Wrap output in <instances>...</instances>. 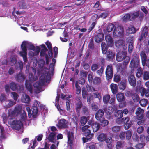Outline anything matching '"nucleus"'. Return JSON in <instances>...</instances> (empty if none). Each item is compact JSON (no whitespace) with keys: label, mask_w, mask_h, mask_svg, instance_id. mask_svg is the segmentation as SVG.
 Returning <instances> with one entry per match:
<instances>
[{"label":"nucleus","mask_w":149,"mask_h":149,"mask_svg":"<svg viewBox=\"0 0 149 149\" xmlns=\"http://www.w3.org/2000/svg\"><path fill=\"white\" fill-rule=\"evenodd\" d=\"M50 77L49 72L42 73L39 81L36 82L34 84V87L40 91L42 89V86L45 85L46 81Z\"/></svg>","instance_id":"f257e3e1"},{"label":"nucleus","mask_w":149,"mask_h":149,"mask_svg":"<svg viewBox=\"0 0 149 149\" xmlns=\"http://www.w3.org/2000/svg\"><path fill=\"white\" fill-rule=\"evenodd\" d=\"M40 102L35 101L33 104V106L31 108V110L32 113H31V111L30 107H28L26 108V109L28 112V117L30 118L32 117L33 118H36L37 116L38 112V107H39Z\"/></svg>","instance_id":"f03ea898"},{"label":"nucleus","mask_w":149,"mask_h":149,"mask_svg":"<svg viewBox=\"0 0 149 149\" xmlns=\"http://www.w3.org/2000/svg\"><path fill=\"white\" fill-rule=\"evenodd\" d=\"M140 60L139 54L137 52H134L130 63V68L132 69L137 68L139 66Z\"/></svg>","instance_id":"7ed1b4c3"},{"label":"nucleus","mask_w":149,"mask_h":149,"mask_svg":"<svg viewBox=\"0 0 149 149\" xmlns=\"http://www.w3.org/2000/svg\"><path fill=\"white\" fill-rule=\"evenodd\" d=\"M139 15V11L127 13L123 17V20L125 22L133 21L138 17Z\"/></svg>","instance_id":"20e7f679"},{"label":"nucleus","mask_w":149,"mask_h":149,"mask_svg":"<svg viewBox=\"0 0 149 149\" xmlns=\"http://www.w3.org/2000/svg\"><path fill=\"white\" fill-rule=\"evenodd\" d=\"M27 42L23 41L21 45V48L22 51L19 52V54L21 56L23 57L24 61L26 63L28 61L27 58V49L26 47Z\"/></svg>","instance_id":"39448f33"},{"label":"nucleus","mask_w":149,"mask_h":149,"mask_svg":"<svg viewBox=\"0 0 149 149\" xmlns=\"http://www.w3.org/2000/svg\"><path fill=\"white\" fill-rule=\"evenodd\" d=\"M106 78L108 81H110L113 76V69L112 65H109L107 66L105 71Z\"/></svg>","instance_id":"423d86ee"},{"label":"nucleus","mask_w":149,"mask_h":149,"mask_svg":"<svg viewBox=\"0 0 149 149\" xmlns=\"http://www.w3.org/2000/svg\"><path fill=\"white\" fill-rule=\"evenodd\" d=\"M10 125L13 129L19 130L23 126V123L20 120H14L10 122Z\"/></svg>","instance_id":"0eeeda50"},{"label":"nucleus","mask_w":149,"mask_h":149,"mask_svg":"<svg viewBox=\"0 0 149 149\" xmlns=\"http://www.w3.org/2000/svg\"><path fill=\"white\" fill-rule=\"evenodd\" d=\"M124 31L123 27L119 25H116L113 31V35L116 36L120 37L122 36Z\"/></svg>","instance_id":"6e6552de"},{"label":"nucleus","mask_w":149,"mask_h":149,"mask_svg":"<svg viewBox=\"0 0 149 149\" xmlns=\"http://www.w3.org/2000/svg\"><path fill=\"white\" fill-rule=\"evenodd\" d=\"M84 137L82 138V140L85 143L91 141L94 136V134L91 133V130H87L86 132L84 133Z\"/></svg>","instance_id":"1a4fd4ad"},{"label":"nucleus","mask_w":149,"mask_h":149,"mask_svg":"<svg viewBox=\"0 0 149 149\" xmlns=\"http://www.w3.org/2000/svg\"><path fill=\"white\" fill-rule=\"evenodd\" d=\"M110 98L111 97L109 94L104 95L103 97V100L104 103L106 104L109 103L111 104H114L115 103V98Z\"/></svg>","instance_id":"9d476101"},{"label":"nucleus","mask_w":149,"mask_h":149,"mask_svg":"<svg viewBox=\"0 0 149 149\" xmlns=\"http://www.w3.org/2000/svg\"><path fill=\"white\" fill-rule=\"evenodd\" d=\"M67 132L68 144L72 147L73 145V140L74 137V133L72 131H68V130H67Z\"/></svg>","instance_id":"9b49d317"},{"label":"nucleus","mask_w":149,"mask_h":149,"mask_svg":"<svg viewBox=\"0 0 149 149\" xmlns=\"http://www.w3.org/2000/svg\"><path fill=\"white\" fill-rule=\"evenodd\" d=\"M148 27L145 26L143 28L141 36L138 39L139 42H140L143 39H144L148 35Z\"/></svg>","instance_id":"f8f14e48"},{"label":"nucleus","mask_w":149,"mask_h":149,"mask_svg":"<svg viewBox=\"0 0 149 149\" xmlns=\"http://www.w3.org/2000/svg\"><path fill=\"white\" fill-rule=\"evenodd\" d=\"M127 79L129 84L133 87H135L136 83V80L135 76L131 74L128 76Z\"/></svg>","instance_id":"ddd939ff"},{"label":"nucleus","mask_w":149,"mask_h":149,"mask_svg":"<svg viewBox=\"0 0 149 149\" xmlns=\"http://www.w3.org/2000/svg\"><path fill=\"white\" fill-rule=\"evenodd\" d=\"M43 136L42 135L40 134L38 136H36L34 140L33 141V145L31 147H30V146H29V149H34L35 147L37 145L36 140L38 141H40L42 140Z\"/></svg>","instance_id":"4468645a"},{"label":"nucleus","mask_w":149,"mask_h":149,"mask_svg":"<svg viewBox=\"0 0 149 149\" xmlns=\"http://www.w3.org/2000/svg\"><path fill=\"white\" fill-rule=\"evenodd\" d=\"M22 110V107L21 105L16 106L13 110L12 111L11 114L12 115L15 116L21 113Z\"/></svg>","instance_id":"2eb2a0df"},{"label":"nucleus","mask_w":149,"mask_h":149,"mask_svg":"<svg viewBox=\"0 0 149 149\" xmlns=\"http://www.w3.org/2000/svg\"><path fill=\"white\" fill-rule=\"evenodd\" d=\"M104 111L103 109H99L96 112L95 117L97 120L101 121L102 120L104 115Z\"/></svg>","instance_id":"dca6fc26"},{"label":"nucleus","mask_w":149,"mask_h":149,"mask_svg":"<svg viewBox=\"0 0 149 149\" xmlns=\"http://www.w3.org/2000/svg\"><path fill=\"white\" fill-rule=\"evenodd\" d=\"M105 39L107 46L111 47L113 45V40L110 35L108 34L106 35L105 37Z\"/></svg>","instance_id":"f3484780"},{"label":"nucleus","mask_w":149,"mask_h":149,"mask_svg":"<svg viewBox=\"0 0 149 149\" xmlns=\"http://www.w3.org/2000/svg\"><path fill=\"white\" fill-rule=\"evenodd\" d=\"M15 78L17 81L21 82L24 80L25 76L24 74L21 71L16 74Z\"/></svg>","instance_id":"a211bd4d"},{"label":"nucleus","mask_w":149,"mask_h":149,"mask_svg":"<svg viewBox=\"0 0 149 149\" xmlns=\"http://www.w3.org/2000/svg\"><path fill=\"white\" fill-rule=\"evenodd\" d=\"M144 111L140 107H139L136 110L135 114L136 115V118L137 120H140L143 118V113Z\"/></svg>","instance_id":"6ab92c4d"},{"label":"nucleus","mask_w":149,"mask_h":149,"mask_svg":"<svg viewBox=\"0 0 149 149\" xmlns=\"http://www.w3.org/2000/svg\"><path fill=\"white\" fill-rule=\"evenodd\" d=\"M56 133L55 132H50L47 138V139L49 142L55 143L56 141Z\"/></svg>","instance_id":"aec40b11"},{"label":"nucleus","mask_w":149,"mask_h":149,"mask_svg":"<svg viewBox=\"0 0 149 149\" xmlns=\"http://www.w3.org/2000/svg\"><path fill=\"white\" fill-rule=\"evenodd\" d=\"M79 99L78 98V100L76 99V100H78V101L75 104V109L76 110V112L77 113L80 114V111L81 108L83 107V103L81 100H79Z\"/></svg>","instance_id":"412c9836"},{"label":"nucleus","mask_w":149,"mask_h":149,"mask_svg":"<svg viewBox=\"0 0 149 149\" xmlns=\"http://www.w3.org/2000/svg\"><path fill=\"white\" fill-rule=\"evenodd\" d=\"M58 127L61 129L67 128L68 125L66 124V120L64 119L60 120L58 122Z\"/></svg>","instance_id":"4be33fe9"},{"label":"nucleus","mask_w":149,"mask_h":149,"mask_svg":"<svg viewBox=\"0 0 149 149\" xmlns=\"http://www.w3.org/2000/svg\"><path fill=\"white\" fill-rule=\"evenodd\" d=\"M104 37V34L102 33H99L95 37V40L96 42L99 43L103 40Z\"/></svg>","instance_id":"5701e85b"},{"label":"nucleus","mask_w":149,"mask_h":149,"mask_svg":"<svg viewBox=\"0 0 149 149\" xmlns=\"http://www.w3.org/2000/svg\"><path fill=\"white\" fill-rule=\"evenodd\" d=\"M126 55V53L124 52H119L116 56V59L117 61L120 62L122 61Z\"/></svg>","instance_id":"b1692460"},{"label":"nucleus","mask_w":149,"mask_h":149,"mask_svg":"<svg viewBox=\"0 0 149 149\" xmlns=\"http://www.w3.org/2000/svg\"><path fill=\"white\" fill-rule=\"evenodd\" d=\"M127 81L126 79H123L118 84L119 89L124 90L126 87Z\"/></svg>","instance_id":"393cba45"},{"label":"nucleus","mask_w":149,"mask_h":149,"mask_svg":"<svg viewBox=\"0 0 149 149\" xmlns=\"http://www.w3.org/2000/svg\"><path fill=\"white\" fill-rule=\"evenodd\" d=\"M123 112L121 110L115 111L114 113V116L116 119H120L123 116Z\"/></svg>","instance_id":"a878e982"},{"label":"nucleus","mask_w":149,"mask_h":149,"mask_svg":"<svg viewBox=\"0 0 149 149\" xmlns=\"http://www.w3.org/2000/svg\"><path fill=\"white\" fill-rule=\"evenodd\" d=\"M21 100L22 102H24L27 104L29 103L30 99L29 97L27 94L23 95L22 97Z\"/></svg>","instance_id":"bb28decb"},{"label":"nucleus","mask_w":149,"mask_h":149,"mask_svg":"<svg viewBox=\"0 0 149 149\" xmlns=\"http://www.w3.org/2000/svg\"><path fill=\"white\" fill-rule=\"evenodd\" d=\"M25 87L28 91L31 94L33 93V89L32 84L28 80L26 81L25 83Z\"/></svg>","instance_id":"cd10ccee"},{"label":"nucleus","mask_w":149,"mask_h":149,"mask_svg":"<svg viewBox=\"0 0 149 149\" xmlns=\"http://www.w3.org/2000/svg\"><path fill=\"white\" fill-rule=\"evenodd\" d=\"M116 98L118 101L119 102H123L125 100L124 94L122 93H119L117 94Z\"/></svg>","instance_id":"c85d7f7f"},{"label":"nucleus","mask_w":149,"mask_h":149,"mask_svg":"<svg viewBox=\"0 0 149 149\" xmlns=\"http://www.w3.org/2000/svg\"><path fill=\"white\" fill-rule=\"evenodd\" d=\"M141 94L143 97L145 95L146 97L148 98L149 97V89H146L143 88L141 91Z\"/></svg>","instance_id":"c756f323"},{"label":"nucleus","mask_w":149,"mask_h":149,"mask_svg":"<svg viewBox=\"0 0 149 149\" xmlns=\"http://www.w3.org/2000/svg\"><path fill=\"white\" fill-rule=\"evenodd\" d=\"M136 31L135 28L132 25L130 26L126 30V33L129 34H134Z\"/></svg>","instance_id":"7c9ffc66"},{"label":"nucleus","mask_w":149,"mask_h":149,"mask_svg":"<svg viewBox=\"0 0 149 149\" xmlns=\"http://www.w3.org/2000/svg\"><path fill=\"white\" fill-rule=\"evenodd\" d=\"M110 88L112 93L113 94H116L117 93L118 88L116 84L113 83L111 84L110 85Z\"/></svg>","instance_id":"2f4dec72"},{"label":"nucleus","mask_w":149,"mask_h":149,"mask_svg":"<svg viewBox=\"0 0 149 149\" xmlns=\"http://www.w3.org/2000/svg\"><path fill=\"white\" fill-rule=\"evenodd\" d=\"M103 110L106 114L110 115L111 114L113 111V109L112 106H109L107 108H104Z\"/></svg>","instance_id":"473e14b6"},{"label":"nucleus","mask_w":149,"mask_h":149,"mask_svg":"<svg viewBox=\"0 0 149 149\" xmlns=\"http://www.w3.org/2000/svg\"><path fill=\"white\" fill-rule=\"evenodd\" d=\"M92 128L94 132H96L98 131L100 127V124L97 122H95L92 124Z\"/></svg>","instance_id":"72a5a7b5"},{"label":"nucleus","mask_w":149,"mask_h":149,"mask_svg":"<svg viewBox=\"0 0 149 149\" xmlns=\"http://www.w3.org/2000/svg\"><path fill=\"white\" fill-rule=\"evenodd\" d=\"M106 138V135L104 133L100 134L97 137V139L100 142H103L105 141Z\"/></svg>","instance_id":"f704fd0d"},{"label":"nucleus","mask_w":149,"mask_h":149,"mask_svg":"<svg viewBox=\"0 0 149 149\" xmlns=\"http://www.w3.org/2000/svg\"><path fill=\"white\" fill-rule=\"evenodd\" d=\"M114 56V54L111 51L109 50L107 52L106 58L108 61H110L112 59Z\"/></svg>","instance_id":"c9c22d12"},{"label":"nucleus","mask_w":149,"mask_h":149,"mask_svg":"<svg viewBox=\"0 0 149 149\" xmlns=\"http://www.w3.org/2000/svg\"><path fill=\"white\" fill-rule=\"evenodd\" d=\"M140 56L142 62H145V61L147 59V55L144 51H141L140 53Z\"/></svg>","instance_id":"e433bc0d"},{"label":"nucleus","mask_w":149,"mask_h":149,"mask_svg":"<svg viewBox=\"0 0 149 149\" xmlns=\"http://www.w3.org/2000/svg\"><path fill=\"white\" fill-rule=\"evenodd\" d=\"M29 81L32 82L38 79V77L37 76H34L33 73H29Z\"/></svg>","instance_id":"4c0bfd02"},{"label":"nucleus","mask_w":149,"mask_h":149,"mask_svg":"<svg viewBox=\"0 0 149 149\" xmlns=\"http://www.w3.org/2000/svg\"><path fill=\"white\" fill-rule=\"evenodd\" d=\"M133 101L135 102H138L140 100V97L136 93H133L131 96Z\"/></svg>","instance_id":"58836bf2"},{"label":"nucleus","mask_w":149,"mask_h":149,"mask_svg":"<svg viewBox=\"0 0 149 149\" xmlns=\"http://www.w3.org/2000/svg\"><path fill=\"white\" fill-rule=\"evenodd\" d=\"M101 81V79L99 77H96L93 79V83L95 85L100 84Z\"/></svg>","instance_id":"ea45409f"},{"label":"nucleus","mask_w":149,"mask_h":149,"mask_svg":"<svg viewBox=\"0 0 149 149\" xmlns=\"http://www.w3.org/2000/svg\"><path fill=\"white\" fill-rule=\"evenodd\" d=\"M114 25L111 23L109 24L106 28V30L108 32L111 31L115 27Z\"/></svg>","instance_id":"a19ab883"},{"label":"nucleus","mask_w":149,"mask_h":149,"mask_svg":"<svg viewBox=\"0 0 149 149\" xmlns=\"http://www.w3.org/2000/svg\"><path fill=\"white\" fill-rule=\"evenodd\" d=\"M123 60L124 61L123 62V65L126 66L128 65L130 61V57L128 56H127L126 55L125 57L124 58Z\"/></svg>","instance_id":"79ce46f5"},{"label":"nucleus","mask_w":149,"mask_h":149,"mask_svg":"<svg viewBox=\"0 0 149 149\" xmlns=\"http://www.w3.org/2000/svg\"><path fill=\"white\" fill-rule=\"evenodd\" d=\"M137 71L136 73V76L138 78H140L143 74V70L141 67H138Z\"/></svg>","instance_id":"37998d69"},{"label":"nucleus","mask_w":149,"mask_h":149,"mask_svg":"<svg viewBox=\"0 0 149 149\" xmlns=\"http://www.w3.org/2000/svg\"><path fill=\"white\" fill-rule=\"evenodd\" d=\"M10 88L13 91H16L17 88V85L15 83L12 82L10 84Z\"/></svg>","instance_id":"c03bdc74"},{"label":"nucleus","mask_w":149,"mask_h":149,"mask_svg":"<svg viewBox=\"0 0 149 149\" xmlns=\"http://www.w3.org/2000/svg\"><path fill=\"white\" fill-rule=\"evenodd\" d=\"M143 78L144 80H147L149 79V72L144 71L143 74Z\"/></svg>","instance_id":"a18cd8bd"},{"label":"nucleus","mask_w":149,"mask_h":149,"mask_svg":"<svg viewBox=\"0 0 149 149\" xmlns=\"http://www.w3.org/2000/svg\"><path fill=\"white\" fill-rule=\"evenodd\" d=\"M148 102V100L146 99H142L139 101L140 104L143 107L146 106Z\"/></svg>","instance_id":"49530a36"},{"label":"nucleus","mask_w":149,"mask_h":149,"mask_svg":"<svg viewBox=\"0 0 149 149\" xmlns=\"http://www.w3.org/2000/svg\"><path fill=\"white\" fill-rule=\"evenodd\" d=\"M121 128L120 126H115L112 127V130L113 132H118L120 131Z\"/></svg>","instance_id":"de8ad7c7"},{"label":"nucleus","mask_w":149,"mask_h":149,"mask_svg":"<svg viewBox=\"0 0 149 149\" xmlns=\"http://www.w3.org/2000/svg\"><path fill=\"white\" fill-rule=\"evenodd\" d=\"M86 87L88 92H94L95 91H96V90L94 88L91 86L87 84L86 86Z\"/></svg>","instance_id":"09e8293b"},{"label":"nucleus","mask_w":149,"mask_h":149,"mask_svg":"<svg viewBox=\"0 0 149 149\" xmlns=\"http://www.w3.org/2000/svg\"><path fill=\"white\" fill-rule=\"evenodd\" d=\"M82 111L84 114L87 115L89 114V111L87 107L84 106L82 108Z\"/></svg>","instance_id":"8fccbe9b"},{"label":"nucleus","mask_w":149,"mask_h":149,"mask_svg":"<svg viewBox=\"0 0 149 149\" xmlns=\"http://www.w3.org/2000/svg\"><path fill=\"white\" fill-rule=\"evenodd\" d=\"M132 131L130 130H127L125 132V137L127 140L130 139L132 136Z\"/></svg>","instance_id":"3c124183"},{"label":"nucleus","mask_w":149,"mask_h":149,"mask_svg":"<svg viewBox=\"0 0 149 149\" xmlns=\"http://www.w3.org/2000/svg\"><path fill=\"white\" fill-rule=\"evenodd\" d=\"M87 118L86 117L83 116L81 118L80 122L83 125H84L87 123Z\"/></svg>","instance_id":"603ef678"},{"label":"nucleus","mask_w":149,"mask_h":149,"mask_svg":"<svg viewBox=\"0 0 149 149\" xmlns=\"http://www.w3.org/2000/svg\"><path fill=\"white\" fill-rule=\"evenodd\" d=\"M125 142L123 141H118L117 142L116 148L117 149H120L123 147V145Z\"/></svg>","instance_id":"864d4df0"},{"label":"nucleus","mask_w":149,"mask_h":149,"mask_svg":"<svg viewBox=\"0 0 149 149\" xmlns=\"http://www.w3.org/2000/svg\"><path fill=\"white\" fill-rule=\"evenodd\" d=\"M19 7L22 9H25L27 8V6L25 3L23 1H19L18 3Z\"/></svg>","instance_id":"5fc2aeb1"},{"label":"nucleus","mask_w":149,"mask_h":149,"mask_svg":"<svg viewBox=\"0 0 149 149\" xmlns=\"http://www.w3.org/2000/svg\"><path fill=\"white\" fill-rule=\"evenodd\" d=\"M88 48L92 50H93L94 48L93 39L92 38L90 40V42L88 44Z\"/></svg>","instance_id":"6e6d98bb"},{"label":"nucleus","mask_w":149,"mask_h":149,"mask_svg":"<svg viewBox=\"0 0 149 149\" xmlns=\"http://www.w3.org/2000/svg\"><path fill=\"white\" fill-rule=\"evenodd\" d=\"M75 87L76 88V93L77 94H79L81 91V88L77 81L75 83Z\"/></svg>","instance_id":"4d7b16f0"},{"label":"nucleus","mask_w":149,"mask_h":149,"mask_svg":"<svg viewBox=\"0 0 149 149\" xmlns=\"http://www.w3.org/2000/svg\"><path fill=\"white\" fill-rule=\"evenodd\" d=\"M114 81L116 82H118L121 80L120 76L118 74H115L113 78Z\"/></svg>","instance_id":"13d9d810"},{"label":"nucleus","mask_w":149,"mask_h":149,"mask_svg":"<svg viewBox=\"0 0 149 149\" xmlns=\"http://www.w3.org/2000/svg\"><path fill=\"white\" fill-rule=\"evenodd\" d=\"M108 15V13L107 12H105L101 13L99 16L98 18H102L103 19L106 18Z\"/></svg>","instance_id":"bf43d9fd"},{"label":"nucleus","mask_w":149,"mask_h":149,"mask_svg":"<svg viewBox=\"0 0 149 149\" xmlns=\"http://www.w3.org/2000/svg\"><path fill=\"white\" fill-rule=\"evenodd\" d=\"M134 47L132 42H130L128 46V52L129 53H131L132 52Z\"/></svg>","instance_id":"052dcab7"},{"label":"nucleus","mask_w":149,"mask_h":149,"mask_svg":"<svg viewBox=\"0 0 149 149\" xmlns=\"http://www.w3.org/2000/svg\"><path fill=\"white\" fill-rule=\"evenodd\" d=\"M94 95V97L95 98H97L100 99V98H101V97L100 94L98 92V91L96 90V91H95L93 92Z\"/></svg>","instance_id":"680f3d73"},{"label":"nucleus","mask_w":149,"mask_h":149,"mask_svg":"<svg viewBox=\"0 0 149 149\" xmlns=\"http://www.w3.org/2000/svg\"><path fill=\"white\" fill-rule=\"evenodd\" d=\"M101 125L103 127H104L107 125L109 123V121L107 120H103L102 119L101 121Z\"/></svg>","instance_id":"e2e57ef3"},{"label":"nucleus","mask_w":149,"mask_h":149,"mask_svg":"<svg viewBox=\"0 0 149 149\" xmlns=\"http://www.w3.org/2000/svg\"><path fill=\"white\" fill-rule=\"evenodd\" d=\"M132 124L131 121H130L124 124L125 128L126 130L130 128Z\"/></svg>","instance_id":"0e129e2a"},{"label":"nucleus","mask_w":149,"mask_h":149,"mask_svg":"<svg viewBox=\"0 0 149 149\" xmlns=\"http://www.w3.org/2000/svg\"><path fill=\"white\" fill-rule=\"evenodd\" d=\"M26 118V113L25 111H24L23 113L21 115V120L23 121H25Z\"/></svg>","instance_id":"69168bd1"},{"label":"nucleus","mask_w":149,"mask_h":149,"mask_svg":"<svg viewBox=\"0 0 149 149\" xmlns=\"http://www.w3.org/2000/svg\"><path fill=\"white\" fill-rule=\"evenodd\" d=\"M98 65L96 64H93L91 67L92 70L93 72H95L98 69Z\"/></svg>","instance_id":"338daca9"},{"label":"nucleus","mask_w":149,"mask_h":149,"mask_svg":"<svg viewBox=\"0 0 149 149\" xmlns=\"http://www.w3.org/2000/svg\"><path fill=\"white\" fill-rule=\"evenodd\" d=\"M83 66L84 68L86 70L89 69L90 68V66L87 63L85 62H83Z\"/></svg>","instance_id":"774afa93"}]
</instances>
